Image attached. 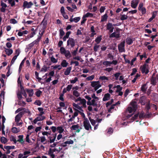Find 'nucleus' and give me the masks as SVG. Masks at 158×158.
<instances>
[{
	"mask_svg": "<svg viewBox=\"0 0 158 158\" xmlns=\"http://www.w3.org/2000/svg\"><path fill=\"white\" fill-rule=\"evenodd\" d=\"M80 19V17H76L74 18H71L70 19V21L71 22L74 21L75 23H77L79 21Z\"/></svg>",
	"mask_w": 158,
	"mask_h": 158,
	"instance_id": "2f4dec72",
	"label": "nucleus"
},
{
	"mask_svg": "<svg viewBox=\"0 0 158 158\" xmlns=\"http://www.w3.org/2000/svg\"><path fill=\"white\" fill-rule=\"evenodd\" d=\"M1 141L2 143H5L7 142V139L5 137H2L1 138Z\"/></svg>",
	"mask_w": 158,
	"mask_h": 158,
	"instance_id": "09e8293b",
	"label": "nucleus"
},
{
	"mask_svg": "<svg viewBox=\"0 0 158 158\" xmlns=\"http://www.w3.org/2000/svg\"><path fill=\"white\" fill-rule=\"evenodd\" d=\"M71 31H69L66 33L64 37L63 40L64 41L66 40L68 38L69 35L71 34Z\"/></svg>",
	"mask_w": 158,
	"mask_h": 158,
	"instance_id": "4c0bfd02",
	"label": "nucleus"
},
{
	"mask_svg": "<svg viewBox=\"0 0 158 158\" xmlns=\"http://www.w3.org/2000/svg\"><path fill=\"white\" fill-rule=\"evenodd\" d=\"M126 42L128 44L130 45L133 42L131 39L130 38H127L126 39Z\"/></svg>",
	"mask_w": 158,
	"mask_h": 158,
	"instance_id": "de8ad7c7",
	"label": "nucleus"
},
{
	"mask_svg": "<svg viewBox=\"0 0 158 158\" xmlns=\"http://www.w3.org/2000/svg\"><path fill=\"white\" fill-rule=\"evenodd\" d=\"M60 32V37L61 38L63 36V35L64 34V32L63 31L62 29H60L59 30Z\"/></svg>",
	"mask_w": 158,
	"mask_h": 158,
	"instance_id": "69168bd1",
	"label": "nucleus"
},
{
	"mask_svg": "<svg viewBox=\"0 0 158 158\" xmlns=\"http://www.w3.org/2000/svg\"><path fill=\"white\" fill-rule=\"evenodd\" d=\"M21 112H24V114L25 113H27L29 114H31L30 111L28 109L25 108H23V111Z\"/></svg>",
	"mask_w": 158,
	"mask_h": 158,
	"instance_id": "864d4df0",
	"label": "nucleus"
},
{
	"mask_svg": "<svg viewBox=\"0 0 158 158\" xmlns=\"http://www.w3.org/2000/svg\"><path fill=\"white\" fill-rule=\"evenodd\" d=\"M6 120V118H5V117L3 116H2V134L3 135H5V131H4V128L5 127V126L4 125V123L5 122Z\"/></svg>",
	"mask_w": 158,
	"mask_h": 158,
	"instance_id": "412c9836",
	"label": "nucleus"
},
{
	"mask_svg": "<svg viewBox=\"0 0 158 158\" xmlns=\"http://www.w3.org/2000/svg\"><path fill=\"white\" fill-rule=\"evenodd\" d=\"M15 147L14 146H6L4 147V148L6 150H10L15 148Z\"/></svg>",
	"mask_w": 158,
	"mask_h": 158,
	"instance_id": "4d7b16f0",
	"label": "nucleus"
},
{
	"mask_svg": "<svg viewBox=\"0 0 158 158\" xmlns=\"http://www.w3.org/2000/svg\"><path fill=\"white\" fill-rule=\"evenodd\" d=\"M56 135L53 137H48V138L49 139V142L51 143H53L56 139Z\"/></svg>",
	"mask_w": 158,
	"mask_h": 158,
	"instance_id": "72a5a7b5",
	"label": "nucleus"
},
{
	"mask_svg": "<svg viewBox=\"0 0 158 158\" xmlns=\"http://www.w3.org/2000/svg\"><path fill=\"white\" fill-rule=\"evenodd\" d=\"M103 64L106 66H110L111 64V62L110 61H105L103 62Z\"/></svg>",
	"mask_w": 158,
	"mask_h": 158,
	"instance_id": "c03bdc74",
	"label": "nucleus"
},
{
	"mask_svg": "<svg viewBox=\"0 0 158 158\" xmlns=\"http://www.w3.org/2000/svg\"><path fill=\"white\" fill-rule=\"evenodd\" d=\"M114 27L112 23H108L106 25V30H109L110 33H112L113 31Z\"/></svg>",
	"mask_w": 158,
	"mask_h": 158,
	"instance_id": "aec40b11",
	"label": "nucleus"
},
{
	"mask_svg": "<svg viewBox=\"0 0 158 158\" xmlns=\"http://www.w3.org/2000/svg\"><path fill=\"white\" fill-rule=\"evenodd\" d=\"M99 80H102L104 82L108 81L109 80V78L105 76H100L99 78Z\"/></svg>",
	"mask_w": 158,
	"mask_h": 158,
	"instance_id": "cd10ccee",
	"label": "nucleus"
},
{
	"mask_svg": "<svg viewBox=\"0 0 158 158\" xmlns=\"http://www.w3.org/2000/svg\"><path fill=\"white\" fill-rule=\"evenodd\" d=\"M68 63L65 60H63L61 63V65L63 67H66L68 65Z\"/></svg>",
	"mask_w": 158,
	"mask_h": 158,
	"instance_id": "c85d7f7f",
	"label": "nucleus"
},
{
	"mask_svg": "<svg viewBox=\"0 0 158 158\" xmlns=\"http://www.w3.org/2000/svg\"><path fill=\"white\" fill-rule=\"evenodd\" d=\"M24 114L23 112H21L17 114L15 118V125L16 126H21L23 124V122L21 120V118Z\"/></svg>",
	"mask_w": 158,
	"mask_h": 158,
	"instance_id": "7ed1b4c3",
	"label": "nucleus"
},
{
	"mask_svg": "<svg viewBox=\"0 0 158 158\" xmlns=\"http://www.w3.org/2000/svg\"><path fill=\"white\" fill-rule=\"evenodd\" d=\"M100 45H97V44H95L94 47V51L97 52L98 51V48H100Z\"/></svg>",
	"mask_w": 158,
	"mask_h": 158,
	"instance_id": "49530a36",
	"label": "nucleus"
},
{
	"mask_svg": "<svg viewBox=\"0 0 158 158\" xmlns=\"http://www.w3.org/2000/svg\"><path fill=\"white\" fill-rule=\"evenodd\" d=\"M143 6V3L141 2L139 3L138 7V10L141 12V13L143 15L146 14V9Z\"/></svg>",
	"mask_w": 158,
	"mask_h": 158,
	"instance_id": "1a4fd4ad",
	"label": "nucleus"
},
{
	"mask_svg": "<svg viewBox=\"0 0 158 158\" xmlns=\"http://www.w3.org/2000/svg\"><path fill=\"white\" fill-rule=\"evenodd\" d=\"M131 106H129L127 109L125 115L127 118H130L132 114H131L135 112L137 108L136 102L134 101H132L130 103Z\"/></svg>",
	"mask_w": 158,
	"mask_h": 158,
	"instance_id": "f257e3e1",
	"label": "nucleus"
},
{
	"mask_svg": "<svg viewBox=\"0 0 158 158\" xmlns=\"http://www.w3.org/2000/svg\"><path fill=\"white\" fill-rule=\"evenodd\" d=\"M110 98V94L107 93L104 95V97L103 98V101H106L109 100Z\"/></svg>",
	"mask_w": 158,
	"mask_h": 158,
	"instance_id": "7c9ffc66",
	"label": "nucleus"
},
{
	"mask_svg": "<svg viewBox=\"0 0 158 158\" xmlns=\"http://www.w3.org/2000/svg\"><path fill=\"white\" fill-rule=\"evenodd\" d=\"M10 141H13L14 143H16L17 141L15 138L14 136H11L10 138Z\"/></svg>",
	"mask_w": 158,
	"mask_h": 158,
	"instance_id": "e2e57ef3",
	"label": "nucleus"
},
{
	"mask_svg": "<svg viewBox=\"0 0 158 158\" xmlns=\"http://www.w3.org/2000/svg\"><path fill=\"white\" fill-rule=\"evenodd\" d=\"M102 39V35H99L98 36L96 39L95 40V42L97 44H99L101 42Z\"/></svg>",
	"mask_w": 158,
	"mask_h": 158,
	"instance_id": "473e14b6",
	"label": "nucleus"
},
{
	"mask_svg": "<svg viewBox=\"0 0 158 158\" xmlns=\"http://www.w3.org/2000/svg\"><path fill=\"white\" fill-rule=\"evenodd\" d=\"M33 5V3L31 2H28L27 1H25L23 2V7L24 8H30Z\"/></svg>",
	"mask_w": 158,
	"mask_h": 158,
	"instance_id": "a211bd4d",
	"label": "nucleus"
},
{
	"mask_svg": "<svg viewBox=\"0 0 158 158\" xmlns=\"http://www.w3.org/2000/svg\"><path fill=\"white\" fill-rule=\"evenodd\" d=\"M83 118L84 120L83 122V124L85 129L88 131H91L92 127L89 120L86 118L85 117Z\"/></svg>",
	"mask_w": 158,
	"mask_h": 158,
	"instance_id": "20e7f679",
	"label": "nucleus"
},
{
	"mask_svg": "<svg viewBox=\"0 0 158 158\" xmlns=\"http://www.w3.org/2000/svg\"><path fill=\"white\" fill-rule=\"evenodd\" d=\"M140 76V74H139L138 73H137L135 75V77L134 78V79L132 80V82L133 83H135L136 80H137V78Z\"/></svg>",
	"mask_w": 158,
	"mask_h": 158,
	"instance_id": "5fc2aeb1",
	"label": "nucleus"
},
{
	"mask_svg": "<svg viewBox=\"0 0 158 158\" xmlns=\"http://www.w3.org/2000/svg\"><path fill=\"white\" fill-rule=\"evenodd\" d=\"M38 116L36 117L33 120L34 123L36 124L37 122L42 121L46 117L44 115H41L38 114Z\"/></svg>",
	"mask_w": 158,
	"mask_h": 158,
	"instance_id": "ddd939ff",
	"label": "nucleus"
},
{
	"mask_svg": "<svg viewBox=\"0 0 158 158\" xmlns=\"http://www.w3.org/2000/svg\"><path fill=\"white\" fill-rule=\"evenodd\" d=\"M60 51L61 54H64L67 58H69L71 57V54L69 50H66L63 47L60 48Z\"/></svg>",
	"mask_w": 158,
	"mask_h": 158,
	"instance_id": "39448f33",
	"label": "nucleus"
},
{
	"mask_svg": "<svg viewBox=\"0 0 158 158\" xmlns=\"http://www.w3.org/2000/svg\"><path fill=\"white\" fill-rule=\"evenodd\" d=\"M73 95L77 98L80 95V94L77 90H73Z\"/></svg>",
	"mask_w": 158,
	"mask_h": 158,
	"instance_id": "e433bc0d",
	"label": "nucleus"
},
{
	"mask_svg": "<svg viewBox=\"0 0 158 158\" xmlns=\"http://www.w3.org/2000/svg\"><path fill=\"white\" fill-rule=\"evenodd\" d=\"M147 88V85L146 84L143 85L141 87V90L143 92H145L146 91V89Z\"/></svg>",
	"mask_w": 158,
	"mask_h": 158,
	"instance_id": "a18cd8bd",
	"label": "nucleus"
},
{
	"mask_svg": "<svg viewBox=\"0 0 158 158\" xmlns=\"http://www.w3.org/2000/svg\"><path fill=\"white\" fill-rule=\"evenodd\" d=\"M73 108L76 111H77L78 113H80L81 116L85 118V115L83 113V110L82 108L83 107H85L86 106H80L79 104H76L75 103H73Z\"/></svg>",
	"mask_w": 158,
	"mask_h": 158,
	"instance_id": "f03ea898",
	"label": "nucleus"
},
{
	"mask_svg": "<svg viewBox=\"0 0 158 158\" xmlns=\"http://www.w3.org/2000/svg\"><path fill=\"white\" fill-rule=\"evenodd\" d=\"M75 40L73 38H69L67 41V45H70L71 47L73 48L75 45Z\"/></svg>",
	"mask_w": 158,
	"mask_h": 158,
	"instance_id": "dca6fc26",
	"label": "nucleus"
},
{
	"mask_svg": "<svg viewBox=\"0 0 158 158\" xmlns=\"http://www.w3.org/2000/svg\"><path fill=\"white\" fill-rule=\"evenodd\" d=\"M146 99V97L144 96H143L140 98L139 102L142 105H144L145 104V100Z\"/></svg>",
	"mask_w": 158,
	"mask_h": 158,
	"instance_id": "f704fd0d",
	"label": "nucleus"
},
{
	"mask_svg": "<svg viewBox=\"0 0 158 158\" xmlns=\"http://www.w3.org/2000/svg\"><path fill=\"white\" fill-rule=\"evenodd\" d=\"M91 85L94 88L95 90H96L101 87L102 85L99 81H93L91 82Z\"/></svg>",
	"mask_w": 158,
	"mask_h": 158,
	"instance_id": "423d86ee",
	"label": "nucleus"
},
{
	"mask_svg": "<svg viewBox=\"0 0 158 158\" xmlns=\"http://www.w3.org/2000/svg\"><path fill=\"white\" fill-rule=\"evenodd\" d=\"M72 69V67H69L67 68L66 70L64 72V74L66 76L68 75L70 73Z\"/></svg>",
	"mask_w": 158,
	"mask_h": 158,
	"instance_id": "a878e982",
	"label": "nucleus"
},
{
	"mask_svg": "<svg viewBox=\"0 0 158 158\" xmlns=\"http://www.w3.org/2000/svg\"><path fill=\"white\" fill-rule=\"evenodd\" d=\"M8 2L11 6H13L15 5V1L14 0H8Z\"/></svg>",
	"mask_w": 158,
	"mask_h": 158,
	"instance_id": "6e6d98bb",
	"label": "nucleus"
},
{
	"mask_svg": "<svg viewBox=\"0 0 158 158\" xmlns=\"http://www.w3.org/2000/svg\"><path fill=\"white\" fill-rule=\"evenodd\" d=\"M51 60L53 63H56L57 62V59H56L53 56L51 57Z\"/></svg>",
	"mask_w": 158,
	"mask_h": 158,
	"instance_id": "0e129e2a",
	"label": "nucleus"
},
{
	"mask_svg": "<svg viewBox=\"0 0 158 158\" xmlns=\"http://www.w3.org/2000/svg\"><path fill=\"white\" fill-rule=\"evenodd\" d=\"M127 15H122L120 16V19L121 20H124L127 19Z\"/></svg>",
	"mask_w": 158,
	"mask_h": 158,
	"instance_id": "79ce46f5",
	"label": "nucleus"
},
{
	"mask_svg": "<svg viewBox=\"0 0 158 158\" xmlns=\"http://www.w3.org/2000/svg\"><path fill=\"white\" fill-rule=\"evenodd\" d=\"M25 91L27 92L29 97L32 96L34 94L33 90L32 89H26Z\"/></svg>",
	"mask_w": 158,
	"mask_h": 158,
	"instance_id": "393cba45",
	"label": "nucleus"
},
{
	"mask_svg": "<svg viewBox=\"0 0 158 158\" xmlns=\"http://www.w3.org/2000/svg\"><path fill=\"white\" fill-rule=\"evenodd\" d=\"M93 16V14L90 13H87L84 16V17H92Z\"/></svg>",
	"mask_w": 158,
	"mask_h": 158,
	"instance_id": "3c124183",
	"label": "nucleus"
},
{
	"mask_svg": "<svg viewBox=\"0 0 158 158\" xmlns=\"http://www.w3.org/2000/svg\"><path fill=\"white\" fill-rule=\"evenodd\" d=\"M77 99H75L74 101L75 102H77L78 101L80 102L81 103L83 106H86V100L84 98H81V97L79 96Z\"/></svg>",
	"mask_w": 158,
	"mask_h": 158,
	"instance_id": "4468645a",
	"label": "nucleus"
},
{
	"mask_svg": "<svg viewBox=\"0 0 158 158\" xmlns=\"http://www.w3.org/2000/svg\"><path fill=\"white\" fill-rule=\"evenodd\" d=\"M5 51L8 56L10 55L13 52L12 49L10 48H5Z\"/></svg>",
	"mask_w": 158,
	"mask_h": 158,
	"instance_id": "b1692460",
	"label": "nucleus"
},
{
	"mask_svg": "<svg viewBox=\"0 0 158 158\" xmlns=\"http://www.w3.org/2000/svg\"><path fill=\"white\" fill-rule=\"evenodd\" d=\"M30 151H24L23 154L20 153L18 156V158H27L29 155H31Z\"/></svg>",
	"mask_w": 158,
	"mask_h": 158,
	"instance_id": "0eeeda50",
	"label": "nucleus"
},
{
	"mask_svg": "<svg viewBox=\"0 0 158 158\" xmlns=\"http://www.w3.org/2000/svg\"><path fill=\"white\" fill-rule=\"evenodd\" d=\"M125 41H123L120 44L118 45V50L119 52H125L124 48Z\"/></svg>",
	"mask_w": 158,
	"mask_h": 158,
	"instance_id": "9d476101",
	"label": "nucleus"
},
{
	"mask_svg": "<svg viewBox=\"0 0 158 158\" xmlns=\"http://www.w3.org/2000/svg\"><path fill=\"white\" fill-rule=\"evenodd\" d=\"M99 100L93 99L90 101H88L87 102V104L89 106H97V102Z\"/></svg>",
	"mask_w": 158,
	"mask_h": 158,
	"instance_id": "f8f14e48",
	"label": "nucleus"
},
{
	"mask_svg": "<svg viewBox=\"0 0 158 158\" xmlns=\"http://www.w3.org/2000/svg\"><path fill=\"white\" fill-rule=\"evenodd\" d=\"M108 15L107 13H105L104 15L101 17V22H103L106 21L108 18Z\"/></svg>",
	"mask_w": 158,
	"mask_h": 158,
	"instance_id": "bb28decb",
	"label": "nucleus"
},
{
	"mask_svg": "<svg viewBox=\"0 0 158 158\" xmlns=\"http://www.w3.org/2000/svg\"><path fill=\"white\" fill-rule=\"evenodd\" d=\"M73 87V85H68L66 88L67 89V90L69 92L70 91L71 89H72Z\"/></svg>",
	"mask_w": 158,
	"mask_h": 158,
	"instance_id": "bf43d9fd",
	"label": "nucleus"
},
{
	"mask_svg": "<svg viewBox=\"0 0 158 158\" xmlns=\"http://www.w3.org/2000/svg\"><path fill=\"white\" fill-rule=\"evenodd\" d=\"M120 29L118 28H116L115 32H114L110 35V38L115 37L118 38L120 37Z\"/></svg>",
	"mask_w": 158,
	"mask_h": 158,
	"instance_id": "6e6552de",
	"label": "nucleus"
},
{
	"mask_svg": "<svg viewBox=\"0 0 158 158\" xmlns=\"http://www.w3.org/2000/svg\"><path fill=\"white\" fill-rule=\"evenodd\" d=\"M117 103L116 104H113V105H111L110 107L109 108L108 107V111L109 112L111 113L113 111L114 109V106H115L116 105Z\"/></svg>",
	"mask_w": 158,
	"mask_h": 158,
	"instance_id": "c9c22d12",
	"label": "nucleus"
},
{
	"mask_svg": "<svg viewBox=\"0 0 158 158\" xmlns=\"http://www.w3.org/2000/svg\"><path fill=\"white\" fill-rule=\"evenodd\" d=\"M120 73L118 72L114 74L113 75V76L115 77V79L116 80H118V78L120 76Z\"/></svg>",
	"mask_w": 158,
	"mask_h": 158,
	"instance_id": "37998d69",
	"label": "nucleus"
},
{
	"mask_svg": "<svg viewBox=\"0 0 158 158\" xmlns=\"http://www.w3.org/2000/svg\"><path fill=\"white\" fill-rule=\"evenodd\" d=\"M139 0H133L131 1V6L133 8L135 9L136 8Z\"/></svg>",
	"mask_w": 158,
	"mask_h": 158,
	"instance_id": "6ab92c4d",
	"label": "nucleus"
},
{
	"mask_svg": "<svg viewBox=\"0 0 158 158\" xmlns=\"http://www.w3.org/2000/svg\"><path fill=\"white\" fill-rule=\"evenodd\" d=\"M148 65L146 63H145L143 66L140 67V69L143 73L147 74L149 72V70L147 67Z\"/></svg>",
	"mask_w": 158,
	"mask_h": 158,
	"instance_id": "9b49d317",
	"label": "nucleus"
},
{
	"mask_svg": "<svg viewBox=\"0 0 158 158\" xmlns=\"http://www.w3.org/2000/svg\"><path fill=\"white\" fill-rule=\"evenodd\" d=\"M26 58H24V59L21 62V63L20 64L19 68V73H20V71L21 70L22 66H23V65L24 64V61H25V60H26Z\"/></svg>",
	"mask_w": 158,
	"mask_h": 158,
	"instance_id": "a19ab883",
	"label": "nucleus"
},
{
	"mask_svg": "<svg viewBox=\"0 0 158 158\" xmlns=\"http://www.w3.org/2000/svg\"><path fill=\"white\" fill-rule=\"evenodd\" d=\"M12 132L14 133H17L20 131V130L16 127H13L11 129Z\"/></svg>",
	"mask_w": 158,
	"mask_h": 158,
	"instance_id": "58836bf2",
	"label": "nucleus"
},
{
	"mask_svg": "<svg viewBox=\"0 0 158 158\" xmlns=\"http://www.w3.org/2000/svg\"><path fill=\"white\" fill-rule=\"evenodd\" d=\"M79 125L77 124L72 126L71 128L72 130H76L77 132H79L80 131V130L79 129Z\"/></svg>",
	"mask_w": 158,
	"mask_h": 158,
	"instance_id": "5701e85b",
	"label": "nucleus"
},
{
	"mask_svg": "<svg viewBox=\"0 0 158 158\" xmlns=\"http://www.w3.org/2000/svg\"><path fill=\"white\" fill-rule=\"evenodd\" d=\"M57 130L58 131V132L61 134L64 131V129L62 126H59L57 127Z\"/></svg>",
	"mask_w": 158,
	"mask_h": 158,
	"instance_id": "ea45409f",
	"label": "nucleus"
},
{
	"mask_svg": "<svg viewBox=\"0 0 158 158\" xmlns=\"http://www.w3.org/2000/svg\"><path fill=\"white\" fill-rule=\"evenodd\" d=\"M17 57H18L17 56H16V55L15 56L13 57V58L12 59V60H11V62L10 63L12 65L14 63L15 60L17 59Z\"/></svg>",
	"mask_w": 158,
	"mask_h": 158,
	"instance_id": "680f3d73",
	"label": "nucleus"
},
{
	"mask_svg": "<svg viewBox=\"0 0 158 158\" xmlns=\"http://www.w3.org/2000/svg\"><path fill=\"white\" fill-rule=\"evenodd\" d=\"M26 104V103L23 101H19L18 102V105L21 106H24Z\"/></svg>",
	"mask_w": 158,
	"mask_h": 158,
	"instance_id": "338daca9",
	"label": "nucleus"
},
{
	"mask_svg": "<svg viewBox=\"0 0 158 158\" xmlns=\"http://www.w3.org/2000/svg\"><path fill=\"white\" fill-rule=\"evenodd\" d=\"M56 151H58V149L56 148H50L48 152V155L50 156L51 158H55L54 152Z\"/></svg>",
	"mask_w": 158,
	"mask_h": 158,
	"instance_id": "2eb2a0df",
	"label": "nucleus"
},
{
	"mask_svg": "<svg viewBox=\"0 0 158 158\" xmlns=\"http://www.w3.org/2000/svg\"><path fill=\"white\" fill-rule=\"evenodd\" d=\"M10 23L12 24H15L17 23V21L15 19H12L10 20Z\"/></svg>",
	"mask_w": 158,
	"mask_h": 158,
	"instance_id": "774afa93",
	"label": "nucleus"
},
{
	"mask_svg": "<svg viewBox=\"0 0 158 158\" xmlns=\"http://www.w3.org/2000/svg\"><path fill=\"white\" fill-rule=\"evenodd\" d=\"M23 135H19L18 137L19 139L17 140V141L19 142V143L22 144H23L24 143V141L23 139Z\"/></svg>",
	"mask_w": 158,
	"mask_h": 158,
	"instance_id": "c756f323",
	"label": "nucleus"
},
{
	"mask_svg": "<svg viewBox=\"0 0 158 158\" xmlns=\"http://www.w3.org/2000/svg\"><path fill=\"white\" fill-rule=\"evenodd\" d=\"M78 112L77 111L74 112L73 115L72 116V118L71 119H69L68 120V122H70L71 121L74 120L75 117L77 116L78 114Z\"/></svg>",
	"mask_w": 158,
	"mask_h": 158,
	"instance_id": "4be33fe9",
	"label": "nucleus"
},
{
	"mask_svg": "<svg viewBox=\"0 0 158 158\" xmlns=\"http://www.w3.org/2000/svg\"><path fill=\"white\" fill-rule=\"evenodd\" d=\"M95 76L94 75H92L87 77L86 79L88 81H91L93 80Z\"/></svg>",
	"mask_w": 158,
	"mask_h": 158,
	"instance_id": "052dcab7",
	"label": "nucleus"
},
{
	"mask_svg": "<svg viewBox=\"0 0 158 158\" xmlns=\"http://www.w3.org/2000/svg\"><path fill=\"white\" fill-rule=\"evenodd\" d=\"M114 88H116L117 89L116 92L118 94V95L119 96H122L123 94V92L122 91L123 89L122 87H121L120 85H118L116 86H114L113 87Z\"/></svg>",
	"mask_w": 158,
	"mask_h": 158,
	"instance_id": "f3484780",
	"label": "nucleus"
},
{
	"mask_svg": "<svg viewBox=\"0 0 158 158\" xmlns=\"http://www.w3.org/2000/svg\"><path fill=\"white\" fill-rule=\"evenodd\" d=\"M78 80V78H77V77H75L74 79L70 80V82L71 84H74Z\"/></svg>",
	"mask_w": 158,
	"mask_h": 158,
	"instance_id": "8fccbe9b",
	"label": "nucleus"
},
{
	"mask_svg": "<svg viewBox=\"0 0 158 158\" xmlns=\"http://www.w3.org/2000/svg\"><path fill=\"white\" fill-rule=\"evenodd\" d=\"M18 83L21 89H23V87L22 84H21V79L19 77L18 79Z\"/></svg>",
	"mask_w": 158,
	"mask_h": 158,
	"instance_id": "603ef678",
	"label": "nucleus"
},
{
	"mask_svg": "<svg viewBox=\"0 0 158 158\" xmlns=\"http://www.w3.org/2000/svg\"><path fill=\"white\" fill-rule=\"evenodd\" d=\"M73 59L76 60H80L81 62L83 61V60H82L81 57L79 56H76L73 57Z\"/></svg>",
	"mask_w": 158,
	"mask_h": 158,
	"instance_id": "13d9d810",
	"label": "nucleus"
}]
</instances>
